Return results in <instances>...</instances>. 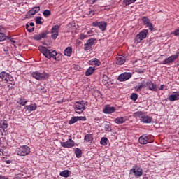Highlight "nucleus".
<instances>
[{"mask_svg":"<svg viewBox=\"0 0 179 179\" xmlns=\"http://www.w3.org/2000/svg\"><path fill=\"white\" fill-rule=\"evenodd\" d=\"M174 36H179V27L173 31Z\"/></svg>","mask_w":179,"mask_h":179,"instance_id":"nucleus-49","label":"nucleus"},{"mask_svg":"<svg viewBox=\"0 0 179 179\" xmlns=\"http://www.w3.org/2000/svg\"><path fill=\"white\" fill-rule=\"evenodd\" d=\"M130 98L133 101H136V100H138V94L133 93Z\"/></svg>","mask_w":179,"mask_h":179,"instance_id":"nucleus-39","label":"nucleus"},{"mask_svg":"<svg viewBox=\"0 0 179 179\" xmlns=\"http://www.w3.org/2000/svg\"><path fill=\"white\" fill-rule=\"evenodd\" d=\"M96 0H90V1L91 2V3H94V2H96Z\"/></svg>","mask_w":179,"mask_h":179,"instance_id":"nucleus-58","label":"nucleus"},{"mask_svg":"<svg viewBox=\"0 0 179 179\" xmlns=\"http://www.w3.org/2000/svg\"><path fill=\"white\" fill-rule=\"evenodd\" d=\"M59 25L56 24L55 26L52 27V38H53V40H56L57 38L58 37V31L59 30Z\"/></svg>","mask_w":179,"mask_h":179,"instance_id":"nucleus-8","label":"nucleus"},{"mask_svg":"<svg viewBox=\"0 0 179 179\" xmlns=\"http://www.w3.org/2000/svg\"><path fill=\"white\" fill-rule=\"evenodd\" d=\"M92 33H93V31H87V34H92Z\"/></svg>","mask_w":179,"mask_h":179,"instance_id":"nucleus-60","label":"nucleus"},{"mask_svg":"<svg viewBox=\"0 0 179 179\" xmlns=\"http://www.w3.org/2000/svg\"><path fill=\"white\" fill-rule=\"evenodd\" d=\"M145 115V113H143L142 111H138V112H135L133 114V116L135 117V118H142V117Z\"/></svg>","mask_w":179,"mask_h":179,"instance_id":"nucleus-25","label":"nucleus"},{"mask_svg":"<svg viewBox=\"0 0 179 179\" xmlns=\"http://www.w3.org/2000/svg\"><path fill=\"white\" fill-rule=\"evenodd\" d=\"M85 141H86V142H90L92 141H93V136H92V134H87L85 136Z\"/></svg>","mask_w":179,"mask_h":179,"instance_id":"nucleus-33","label":"nucleus"},{"mask_svg":"<svg viewBox=\"0 0 179 179\" xmlns=\"http://www.w3.org/2000/svg\"><path fill=\"white\" fill-rule=\"evenodd\" d=\"M131 173H134V176H137L138 177H141L142 174H143V171L141 168L136 167L134 169H131Z\"/></svg>","mask_w":179,"mask_h":179,"instance_id":"nucleus-14","label":"nucleus"},{"mask_svg":"<svg viewBox=\"0 0 179 179\" xmlns=\"http://www.w3.org/2000/svg\"><path fill=\"white\" fill-rule=\"evenodd\" d=\"M76 118L77 119V121H80V116H77Z\"/></svg>","mask_w":179,"mask_h":179,"instance_id":"nucleus-57","label":"nucleus"},{"mask_svg":"<svg viewBox=\"0 0 179 179\" xmlns=\"http://www.w3.org/2000/svg\"><path fill=\"white\" fill-rule=\"evenodd\" d=\"M178 58V53L176 55H171L167 58H166L163 62V65H170V64H173Z\"/></svg>","mask_w":179,"mask_h":179,"instance_id":"nucleus-5","label":"nucleus"},{"mask_svg":"<svg viewBox=\"0 0 179 179\" xmlns=\"http://www.w3.org/2000/svg\"><path fill=\"white\" fill-rule=\"evenodd\" d=\"M86 106H87V102L85 101H81L80 102L77 101L74 104L73 108L75 109V111L77 113V114H82V113L85 111V107H86Z\"/></svg>","mask_w":179,"mask_h":179,"instance_id":"nucleus-1","label":"nucleus"},{"mask_svg":"<svg viewBox=\"0 0 179 179\" xmlns=\"http://www.w3.org/2000/svg\"><path fill=\"white\" fill-rule=\"evenodd\" d=\"M27 110L29 111V113H31V111L37 110V106L36 104L29 105L27 106Z\"/></svg>","mask_w":179,"mask_h":179,"instance_id":"nucleus-26","label":"nucleus"},{"mask_svg":"<svg viewBox=\"0 0 179 179\" xmlns=\"http://www.w3.org/2000/svg\"><path fill=\"white\" fill-rule=\"evenodd\" d=\"M104 129L105 131H108V132H110L111 131V125H110V123L107 122L106 124H105V127H104Z\"/></svg>","mask_w":179,"mask_h":179,"instance_id":"nucleus-34","label":"nucleus"},{"mask_svg":"<svg viewBox=\"0 0 179 179\" xmlns=\"http://www.w3.org/2000/svg\"><path fill=\"white\" fill-rule=\"evenodd\" d=\"M10 78V76L8 74V76H7V77H6V79L4 80V83H9Z\"/></svg>","mask_w":179,"mask_h":179,"instance_id":"nucleus-51","label":"nucleus"},{"mask_svg":"<svg viewBox=\"0 0 179 179\" xmlns=\"http://www.w3.org/2000/svg\"><path fill=\"white\" fill-rule=\"evenodd\" d=\"M10 42H11V43H15V41H13V38H11V39H10Z\"/></svg>","mask_w":179,"mask_h":179,"instance_id":"nucleus-61","label":"nucleus"},{"mask_svg":"<svg viewBox=\"0 0 179 179\" xmlns=\"http://www.w3.org/2000/svg\"><path fill=\"white\" fill-rule=\"evenodd\" d=\"M98 27L102 31H104L107 29V23L105 22H100L98 24Z\"/></svg>","mask_w":179,"mask_h":179,"instance_id":"nucleus-21","label":"nucleus"},{"mask_svg":"<svg viewBox=\"0 0 179 179\" xmlns=\"http://www.w3.org/2000/svg\"><path fill=\"white\" fill-rule=\"evenodd\" d=\"M34 40H36L37 41H40L41 40V35L39 34H36L34 36Z\"/></svg>","mask_w":179,"mask_h":179,"instance_id":"nucleus-44","label":"nucleus"},{"mask_svg":"<svg viewBox=\"0 0 179 179\" xmlns=\"http://www.w3.org/2000/svg\"><path fill=\"white\" fill-rule=\"evenodd\" d=\"M90 16H93V15H94V10H91L90 11L89 14Z\"/></svg>","mask_w":179,"mask_h":179,"instance_id":"nucleus-53","label":"nucleus"},{"mask_svg":"<svg viewBox=\"0 0 179 179\" xmlns=\"http://www.w3.org/2000/svg\"><path fill=\"white\" fill-rule=\"evenodd\" d=\"M6 35H5V33L0 32V41H3L6 40Z\"/></svg>","mask_w":179,"mask_h":179,"instance_id":"nucleus-37","label":"nucleus"},{"mask_svg":"<svg viewBox=\"0 0 179 179\" xmlns=\"http://www.w3.org/2000/svg\"><path fill=\"white\" fill-rule=\"evenodd\" d=\"M176 94H171L169 96L168 99L169 101H176V100H179V92H175Z\"/></svg>","mask_w":179,"mask_h":179,"instance_id":"nucleus-20","label":"nucleus"},{"mask_svg":"<svg viewBox=\"0 0 179 179\" xmlns=\"http://www.w3.org/2000/svg\"><path fill=\"white\" fill-rule=\"evenodd\" d=\"M36 24H43V22H41V17H37L36 19Z\"/></svg>","mask_w":179,"mask_h":179,"instance_id":"nucleus-46","label":"nucleus"},{"mask_svg":"<svg viewBox=\"0 0 179 179\" xmlns=\"http://www.w3.org/2000/svg\"><path fill=\"white\" fill-rule=\"evenodd\" d=\"M145 86H146V83H145V81H142L141 83H139L138 86L135 87V89L136 92H140V90H142Z\"/></svg>","mask_w":179,"mask_h":179,"instance_id":"nucleus-22","label":"nucleus"},{"mask_svg":"<svg viewBox=\"0 0 179 179\" xmlns=\"http://www.w3.org/2000/svg\"><path fill=\"white\" fill-rule=\"evenodd\" d=\"M30 152V147L22 145L18 148L17 155L18 156H27V155H29Z\"/></svg>","mask_w":179,"mask_h":179,"instance_id":"nucleus-3","label":"nucleus"},{"mask_svg":"<svg viewBox=\"0 0 179 179\" xmlns=\"http://www.w3.org/2000/svg\"><path fill=\"white\" fill-rule=\"evenodd\" d=\"M0 129H3L4 132H6V129H8V122L6 120H1Z\"/></svg>","mask_w":179,"mask_h":179,"instance_id":"nucleus-18","label":"nucleus"},{"mask_svg":"<svg viewBox=\"0 0 179 179\" xmlns=\"http://www.w3.org/2000/svg\"><path fill=\"white\" fill-rule=\"evenodd\" d=\"M163 89H164V85H162L159 87V90H163Z\"/></svg>","mask_w":179,"mask_h":179,"instance_id":"nucleus-56","label":"nucleus"},{"mask_svg":"<svg viewBox=\"0 0 179 179\" xmlns=\"http://www.w3.org/2000/svg\"><path fill=\"white\" fill-rule=\"evenodd\" d=\"M149 141V137L146 135L141 136L138 138V142L141 145H146L147 143H150V142H148Z\"/></svg>","mask_w":179,"mask_h":179,"instance_id":"nucleus-15","label":"nucleus"},{"mask_svg":"<svg viewBox=\"0 0 179 179\" xmlns=\"http://www.w3.org/2000/svg\"><path fill=\"white\" fill-rule=\"evenodd\" d=\"M53 59H55L56 61H61V59H62V55L56 52V55H55V57H53Z\"/></svg>","mask_w":179,"mask_h":179,"instance_id":"nucleus-32","label":"nucleus"},{"mask_svg":"<svg viewBox=\"0 0 179 179\" xmlns=\"http://www.w3.org/2000/svg\"><path fill=\"white\" fill-rule=\"evenodd\" d=\"M31 76L37 80H45V79H48L50 74L47 73H40L38 71H35L31 73Z\"/></svg>","mask_w":179,"mask_h":179,"instance_id":"nucleus-2","label":"nucleus"},{"mask_svg":"<svg viewBox=\"0 0 179 179\" xmlns=\"http://www.w3.org/2000/svg\"><path fill=\"white\" fill-rule=\"evenodd\" d=\"M29 26H31L33 27V26H34V22L29 23Z\"/></svg>","mask_w":179,"mask_h":179,"instance_id":"nucleus-59","label":"nucleus"},{"mask_svg":"<svg viewBox=\"0 0 179 179\" xmlns=\"http://www.w3.org/2000/svg\"><path fill=\"white\" fill-rule=\"evenodd\" d=\"M95 69L94 67H90L85 72L86 76H90L94 72Z\"/></svg>","mask_w":179,"mask_h":179,"instance_id":"nucleus-28","label":"nucleus"},{"mask_svg":"<svg viewBox=\"0 0 179 179\" xmlns=\"http://www.w3.org/2000/svg\"><path fill=\"white\" fill-rule=\"evenodd\" d=\"M107 9H110V6H106Z\"/></svg>","mask_w":179,"mask_h":179,"instance_id":"nucleus-63","label":"nucleus"},{"mask_svg":"<svg viewBox=\"0 0 179 179\" xmlns=\"http://www.w3.org/2000/svg\"><path fill=\"white\" fill-rule=\"evenodd\" d=\"M55 55H57V51L54 50H49L48 49L45 57V58H48V59H51V58H55Z\"/></svg>","mask_w":179,"mask_h":179,"instance_id":"nucleus-12","label":"nucleus"},{"mask_svg":"<svg viewBox=\"0 0 179 179\" xmlns=\"http://www.w3.org/2000/svg\"><path fill=\"white\" fill-rule=\"evenodd\" d=\"M146 86H148L149 90H152V92H157V85H156V84L153 83L150 80L147 81Z\"/></svg>","mask_w":179,"mask_h":179,"instance_id":"nucleus-13","label":"nucleus"},{"mask_svg":"<svg viewBox=\"0 0 179 179\" xmlns=\"http://www.w3.org/2000/svg\"><path fill=\"white\" fill-rule=\"evenodd\" d=\"M109 80H110V78H108L107 75L103 74L102 78V82L105 86H108Z\"/></svg>","mask_w":179,"mask_h":179,"instance_id":"nucleus-24","label":"nucleus"},{"mask_svg":"<svg viewBox=\"0 0 179 179\" xmlns=\"http://www.w3.org/2000/svg\"><path fill=\"white\" fill-rule=\"evenodd\" d=\"M72 54V48L68 47L64 50V55H66L67 57H71V55Z\"/></svg>","mask_w":179,"mask_h":179,"instance_id":"nucleus-27","label":"nucleus"},{"mask_svg":"<svg viewBox=\"0 0 179 179\" xmlns=\"http://www.w3.org/2000/svg\"><path fill=\"white\" fill-rule=\"evenodd\" d=\"M75 154L76 157H78V159H79L80 157H82V150H80V148H76Z\"/></svg>","mask_w":179,"mask_h":179,"instance_id":"nucleus-30","label":"nucleus"},{"mask_svg":"<svg viewBox=\"0 0 179 179\" xmlns=\"http://www.w3.org/2000/svg\"><path fill=\"white\" fill-rule=\"evenodd\" d=\"M48 34V31H45L41 34H39L41 35V38H45L47 37V34Z\"/></svg>","mask_w":179,"mask_h":179,"instance_id":"nucleus-43","label":"nucleus"},{"mask_svg":"<svg viewBox=\"0 0 179 179\" xmlns=\"http://www.w3.org/2000/svg\"><path fill=\"white\" fill-rule=\"evenodd\" d=\"M27 103V101L26 99H21L20 100L19 103L20 104V106H26V103Z\"/></svg>","mask_w":179,"mask_h":179,"instance_id":"nucleus-45","label":"nucleus"},{"mask_svg":"<svg viewBox=\"0 0 179 179\" xmlns=\"http://www.w3.org/2000/svg\"><path fill=\"white\" fill-rule=\"evenodd\" d=\"M115 111V108L107 106L104 108L103 113L104 114H111Z\"/></svg>","mask_w":179,"mask_h":179,"instance_id":"nucleus-19","label":"nucleus"},{"mask_svg":"<svg viewBox=\"0 0 179 179\" xmlns=\"http://www.w3.org/2000/svg\"><path fill=\"white\" fill-rule=\"evenodd\" d=\"M26 29L29 33H33V31H34V27L30 28V25H29V24H26Z\"/></svg>","mask_w":179,"mask_h":179,"instance_id":"nucleus-41","label":"nucleus"},{"mask_svg":"<svg viewBox=\"0 0 179 179\" xmlns=\"http://www.w3.org/2000/svg\"><path fill=\"white\" fill-rule=\"evenodd\" d=\"M38 12H40V6L34 7L29 11L27 12V18L30 19L31 16H34V15H36V13H38Z\"/></svg>","mask_w":179,"mask_h":179,"instance_id":"nucleus-9","label":"nucleus"},{"mask_svg":"<svg viewBox=\"0 0 179 179\" xmlns=\"http://www.w3.org/2000/svg\"><path fill=\"white\" fill-rule=\"evenodd\" d=\"M60 176L62 177H65V178L69 177V171L65 170V171L60 172Z\"/></svg>","mask_w":179,"mask_h":179,"instance_id":"nucleus-35","label":"nucleus"},{"mask_svg":"<svg viewBox=\"0 0 179 179\" xmlns=\"http://www.w3.org/2000/svg\"><path fill=\"white\" fill-rule=\"evenodd\" d=\"M125 57L124 56H118L116 57L117 65H124V64H125Z\"/></svg>","mask_w":179,"mask_h":179,"instance_id":"nucleus-17","label":"nucleus"},{"mask_svg":"<svg viewBox=\"0 0 179 179\" xmlns=\"http://www.w3.org/2000/svg\"><path fill=\"white\" fill-rule=\"evenodd\" d=\"M92 62H94V65H96V66H100V60L97 59H94Z\"/></svg>","mask_w":179,"mask_h":179,"instance_id":"nucleus-47","label":"nucleus"},{"mask_svg":"<svg viewBox=\"0 0 179 179\" xmlns=\"http://www.w3.org/2000/svg\"><path fill=\"white\" fill-rule=\"evenodd\" d=\"M43 15L45 16V17H47V16L51 15V10H45L43 13Z\"/></svg>","mask_w":179,"mask_h":179,"instance_id":"nucleus-40","label":"nucleus"},{"mask_svg":"<svg viewBox=\"0 0 179 179\" xmlns=\"http://www.w3.org/2000/svg\"><path fill=\"white\" fill-rule=\"evenodd\" d=\"M96 41V39L91 38L88 39L86 42V43L84 45V50L87 52H89L90 51H93V45H94V43Z\"/></svg>","mask_w":179,"mask_h":179,"instance_id":"nucleus-4","label":"nucleus"},{"mask_svg":"<svg viewBox=\"0 0 179 179\" xmlns=\"http://www.w3.org/2000/svg\"><path fill=\"white\" fill-rule=\"evenodd\" d=\"M136 0H124V3L125 5H131V3H134V2H136Z\"/></svg>","mask_w":179,"mask_h":179,"instance_id":"nucleus-42","label":"nucleus"},{"mask_svg":"<svg viewBox=\"0 0 179 179\" xmlns=\"http://www.w3.org/2000/svg\"><path fill=\"white\" fill-rule=\"evenodd\" d=\"M0 156H3V150L0 149Z\"/></svg>","mask_w":179,"mask_h":179,"instance_id":"nucleus-55","label":"nucleus"},{"mask_svg":"<svg viewBox=\"0 0 179 179\" xmlns=\"http://www.w3.org/2000/svg\"><path fill=\"white\" fill-rule=\"evenodd\" d=\"M107 141H108L107 138L103 137L100 141L101 145L106 146V145H107Z\"/></svg>","mask_w":179,"mask_h":179,"instance_id":"nucleus-36","label":"nucleus"},{"mask_svg":"<svg viewBox=\"0 0 179 179\" xmlns=\"http://www.w3.org/2000/svg\"><path fill=\"white\" fill-rule=\"evenodd\" d=\"M92 26H94V27H99V22H93Z\"/></svg>","mask_w":179,"mask_h":179,"instance_id":"nucleus-54","label":"nucleus"},{"mask_svg":"<svg viewBox=\"0 0 179 179\" xmlns=\"http://www.w3.org/2000/svg\"><path fill=\"white\" fill-rule=\"evenodd\" d=\"M140 120L141 122H143L144 124H150V122H152V117L145 114H144L142 118Z\"/></svg>","mask_w":179,"mask_h":179,"instance_id":"nucleus-16","label":"nucleus"},{"mask_svg":"<svg viewBox=\"0 0 179 179\" xmlns=\"http://www.w3.org/2000/svg\"><path fill=\"white\" fill-rule=\"evenodd\" d=\"M127 117H117L115 120V122L116 124H124V122H125V121H127Z\"/></svg>","mask_w":179,"mask_h":179,"instance_id":"nucleus-23","label":"nucleus"},{"mask_svg":"<svg viewBox=\"0 0 179 179\" xmlns=\"http://www.w3.org/2000/svg\"><path fill=\"white\" fill-rule=\"evenodd\" d=\"M9 84L10 85H15V81H13V77L10 76V78L8 80Z\"/></svg>","mask_w":179,"mask_h":179,"instance_id":"nucleus-48","label":"nucleus"},{"mask_svg":"<svg viewBox=\"0 0 179 179\" xmlns=\"http://www.w3.org/2000/svg\"><path fill=\"white\" fill-rule=\"evenodd\" d=\"M131 77H132V73H124L120 74L118 76L117 80H119V82H125V80H128V79H131Z\"/></svg>","mask_w":179,"mask_h":179,"instance_id":"nucleus-7","label":"nucleus"},{"mask_svg":"<svg viewBox=\"0 0 179 179\" xmlns=\"http://www.w3.org/2000/svg\"><path fill=\"white\" fill-rule=\"evenodd\" d=\"M86 37H87V35H85L83 34H80V40H85V38H86Z\"/></svg>","mask_w":179,"mask_h":179,"instance_id":"nucleus-50","label":"nucleus"},{"mask_svg":"<svg viewBox=\"0 0 179 179\" xmlns=\"http://www.w3.org/2000/svg\"><path fill=\"white\" fill-rule=\"evenodd\" d=\"M1 106H2V102H1V101H0V107H1Z\"/></svg>","mask_w":179,"mask_h":179,"instance_id":"nucleus-62","label":"nucleus"},{"mask_svg":"<svg viewBox=\"0 0 179 179\" xmlns=\"http://www.w3.org/2000/svg\"><path fill=\"white\" fill-rule=\"evenodd\" d=\"M0 145H1V140H0Z\"/></svg>","mask_w":179,"mask_h":179,"instance_id":"nucleus-64","label":"nucleus"},{"mask_svg":"<svg viewBox=\"0 0 179 179\" xmlns=\"http://www.w3.org/2000/svg\"><path fill=\"white\" fill-rule=\"evenodd\" d=\"M80 121H86V117L80 116Z\"/></svg>","mask_w":179,"mask_h":179,"instance_id":"nucleus-52","label":"nucleus"},{"mask_svg":"<svg viewBox=\"0 0 179 179\" xmlns=\"http://www.w3.org/2000/svg\"><path fill=\"white\" fill-rule=\"evenodd\" d=\"M143 23H144L145 26L148 27L149 30H153V24L150 22V20L147 17H142Z\"/></svg>","mask_w":179,"mask_h":179,"instance_id":"nucleus-10","label":"nucleus"},{"mask_svg":"<svg viewBox=\"0 0 179 179\" xmlns=\"http://www.w3.org/2000/svg\"><path fill=\"white\" fill-rule=\"evenodd\" d=\"M61 145L63 148H72L73 146H75V142L72 138H69L66 142H61Z\"/></svg>","mask_w":179,"mask_h":179,"instance_id":"nucleus-11","label":"nucleus"},{"mask_svg":"<svg viewBox=\"0 0 179 179\" xmlns=\"http://www.w3.org/2000/svg\"><path fill=\"white\" fill-rule=\"evenodd\" d=\"M38 50L45 56L47 53V51L48 50V48H45V46H39Z\"/></svg>","mask_w":179,"mask_h":179,"instance_id":"nucleus-31","label":"nucleus"},{"mask_svg":"<svg viewBox=\"0 0 179 179\" xmlns=\"http://www.w3.org/2000/svg\"><path fill=\"white\" fill-rule=\"evenodd\" d=\"M146 36H148V29H144L136 35V41L139 43V41L146 38Z\"/></svg>","mask_w":179,"mask_h":179,"instance_id":"nucleus-6","label":"nucleus"},{"mask_svg":"<svg viewBox=\"0 0 179 179\" xmlns=\"http://www.w3.org/2000/svg\"><path fill=\"white\" fill-rule=\"evenodd\" d=\"M75 122H78V120L76 117H73L69 122V125H72V124H75Z\"/></svg>","mask_w":179,"mask_h":179,"instance_id":"nucleus-38","label":"nucleus"},{"mask_svg":"<svg viewBox=\"0 0 179 179\" xmlns=\"http://www.w3.org/2000/svg\"><path fill=\"white\" fill-rule=\"evenodd\" d=\"M8 73L5 72V71H2L0 73V79L2 80H6V78H8Z\"/></svg>","mask_w":179,"mask_h":179,"instance_id":"nucleus-29","label":"nucleus"}]
</instances>
